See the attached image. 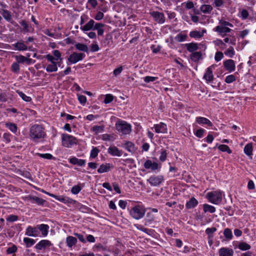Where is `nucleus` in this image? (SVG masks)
Returning a JSON list of instances; mask_svg holds the SVG:
<instances>
[{
  "label": "nucleus",
  "instance_id": "f257e3e1",
  "mask_svg": "<svg viewBox=\"0 0 256 256\" xmlns=\"http://www.w3.org/2000/svg\"><path fill=\"white\" fill-rule=\"evenodd\" d=\"M29 136L34 142L42 141L46 137L45 128L42 124L32 125L30 128Z\"/></svg>",
  "mask_w": 256,
  "mask_h": 256
},
{
  "label": "nucleus",
  "instance_id": "f03ea898",
  "mask_svg": "<svg viewBox=\"0 0 256 256\" xmlns=\"http://www.w3.org/2000/svg\"><path fill=\"white\" fill-rule=\"evenodd\" d=\"M206 197L210 202L218 204H220L222 199V193L220 191H214L207 194Z\"/></svg>",
  "mask_w": 256,
  "mask_h": 256
},
{
  "label": "nucleus",
  "instance_id": "7ed1b4c3",
  "mask_svg": "<svg viewBox=\"0 0 256 256\" xmlns=\"http://www.w3.org/2000/svg\"><path fill=\"white\" fill-rule=\"evenodd\" d=\"M146 210L142 206L136 205L130 210V215L136 220H139L142 218L145 214Z\"/></svg>",
  "mask_w": 256,
  "mask_h": 256
},
{
  "label": "nucleus",
  "instance_id": "20e7f679",
  "mask_svg": "<svg viewBox=\"0 0 256 256\" xmlns=\"http://www.w3.org/2000/svg\"><path fill=\"white\" fill-rule=\"evenodd\" d=\"M116 130L123 134H129L131 131V126L130 124H127L126 122L119 120L116 124Z\"/></svg>",
  "mask_w": 256,
  "mask_h": 256
},
{
  "label": "nucleus",
  "instance_id": "39448f33",
  "mask_svg": "<svg viewBox=\"0 0 256 256\" xmlns=\"http://www.w3.org/2000/svg\"><path fill=\"white\" fill-rule=\"evenodd\" d=\"M62 144L66 148H70L77 143L76 138L70 135L64 134L62 136Z\"/></svg>",
  "mask_w": 256,
  "mask_h": 256
},
{
  "label": "nucleus",
  "instance_id": "423d86ee",
  "mask_svg": "<svg viewBox=\"0 0 256 256\" xmlns=\"http://www.w3.org/2000/svg\"><path fill=\"white\" fill-rule=\"evenodd\" d=\"M85 54L83 53L73 52L69 56L68 60L71 64H76L77 62L82 60Z\"/></svg>",
  "mask_w": 256,
  "mask_h": 256
},
{
  "label": "nucleus",
  "instance_id": "0eeeda50",
  "mask_svg": "<svg viewBox=\"0 0 256 256\" xmlns=\"http://www.w3.org/2000/svg\"><path fill=\"white\" fill-rule=\"evenodd\" d=\"M50 196L65 204H74L76 202V200L66 196L50 194Z\"/></svg>",
  "mask_w": 256,
  "mask_h": 256
},
{
  "label": "nucleus",
  "instance_id": "6e6552de",
  "mask_svg": "<svg viewBox=\"0 0 256 256\" xmlns=\"http://www.w3.org/2000/svg\"><path fill=\"white\" fill-rule=\"evenodd\" d=\"M25 234L28 236H40L38 230L37 226H28L26 230Z\"/></svg>",
  "mask_w": 256,
  "mask_h": 256
},
{
  "label": "nucleus",
  "instance_id": "1a4fd4ad",
  "mask_svg": "<svg viewBox=\"0 0 256 256\" xmlns=\"http://www.w3.org/2000/svg\"><path fill=\"white\" fill-rule=\"evenodd\" d=\"M164 180V176H151L148 180L150 184L152 186H158Z\"/></svg>",
  "mask_w": 256,
  "mask_h": 256
},
{
  "label": "nucleus",
  "instance_id": "9d476101",
  "mask_svg": "<svg viewBox=\"0 0 256 256\" xmlns=\"http://www.w3.org/2000/svg\"><path fill=\"white\" fill-rule=\"evenodd\" d=\"M150 15L153 17L154 20L158 24H164L165 22V17L162 12H152Z\"/></svg>",
  "mask_w": 256,
  "mask_h": 256
},
{
  "label": "nucleus",
  "instance_id": "9b49d317",
  "mask_svg": "<svg viewBox=\"0 0 256 256\" xmlns=\"http://www.w3.org/2000/svg\"><path fill=\"white\" fill-rule=\"evenodd\" d=\"M52 244L48 240H42L38 242L34 246L35 248L38 250H42L47 247L52 246Z\"/></svg>",
  "mask_w": 256,
  "mask_h": 256
},
{
  "label": "nucleus",
  "instance_id": "f8f14e48",
  "mask_svg": "<svg viewBox=\"0 0 256 256\" xmlns=\"http://www.w3.org/2000/svg\"><path fill=\"white\" fill-rule=\"evenodd\" d=\"M234 250L230 248L222 247L218 250L219 256H234Z\"/></svg>",
  "mask_w": 256,
  "mask_h": 256
},
{
  "label": "nucleus",
  "instance_id": "ddd939ff",
  "mask_svg": "<svg viewBox=\"0 0 256 256\" xmlns=\"http://www.w3.org/2000/svg\"><path fill=\"white\" fill-rule=\"evenodd\" d=\"M223 64L224 68L230 72L235 70V63L232 60L229 59L225 60Z\"/></svg>",
  "mask_w": 256,
  "mask_h": 256
},
{
  "label": "nucleus",
  "instance_id": "4468645a",
  "mask_svg": "<svg viewBox=\"0 0 256 256\" xmlns=\"http://www.w3.org/2000/svg\"><path fill=\"white\" fill-rule=\"evenodd\" d=\"M38 232H41L42 236H46L48 232L49 226L46 224H40L37 225Z\"/></svg>",
  "mask_w": 256,
  "mask_h": 256
},
{
  "label": "nucleus",
  "instance_id": "2eb2a0df",
  "mask_svg": "<svg viewBox=\"0 0 256 256\" xmlns=\"http://www.w3.org/2000/svg\"><path fill=\"white\" fill-rule=\"evenodd\" d=\"M144 167L146 169L150 168L152 170L154 171L158 168V164L156 162H152V160H148L144 163Z\"/></svg>",
  "mask_w": 256,
  "mask_h": 256
},
{
  "label": "nucleus",
  "instance_id": "dca6fc26",
  "mask_svg": "<svg viewBox=\"0 0 256 256\" xmlns=\"http://www.w3.org/2000/svg\"><path fill=\"white\" fill-rule=\"evenodd\" d=\"M212 68H214V66H211L207 68L206 72L204 75V78L207 82H211L214 80L212 70Z\"/></svg>",
  "mask_w": 256,
  "mask_h": 256
},
{
  "label": "nucleus",
  "instance_id": "f3484780",
  "mask_svg": "<svg viewBox=\"0 0 256 256\" xmlns=\"http://www.w3.org/2000/svg\"><path fill=\"white\" fill-rule=\"evenodd\" d=\"M214 30L218 32L222 36H224L226 33L230 32L232 30L229 28L220 25L216 26L214 28Z\"/></svg>",
  "mask_w": 256,
  "mask_h": 256
},
{
  "label": "nucleus",
  "instance_id": "a211bd4d",
  "mask_svg": "<svg viewBox=\"0 0 256 256\" xmlns=\"http://www.w3.org/2000/svg\"><path fill=\"white\" fill-rule=\"evenodd\" d=\"M154 128L156 133H166L167 132L166 125L163 122L154 124Z\"/></svg>",
  "mask_w": 256,
  "mask_h": 256
},
{
  "label": "nucleus",
  "instance_id": "6ab92c4d",
  "mask_svg": "<svg viewBox=\"0 0 256 256\" xmlns=\"http://www.w3.org/2000/svg\"><path fill=\"white\" fill-rule=\"evenodd\" d=\"M108 152L112 156H120L122 154V152L119 150L116 146H110L108 149Z\"/></svg>",
  "mask_w": 256,
  "mask_h": 256
},
{
  "label": "nucleus",
  "instance_id": "aec40b11",
  "mask_svg": "<svg viewBox=\"0 0 256 256\" xmlns=\"http://www.w3.org/2000/svg\"><path fill=\"white\" fill-rule=\"evenodd\" d=\"M196 122L200 125L206 124L208 126H212V122L208 119L204 117H197L196 118Z\"/></svg>",
  "mask_w": 256,
  "mask_h": 256
},
{
  "label": "nucleus",
  "instance_id": "412c9836",
  "mask_svg": "<svg viewBox=\"0 0 256 256\" xmlns=\"http://www.w3.org/2000/svg\"><path fill=\"white\" fill-rule=\"evenodd\" d=\"M12 46L14 47V50L19 51H24L28 49V46L23 42H18L12 44Z\"/></svg>",
  "mask_w": 256,
  "mask_h": 256
},
{
  "label": "nucleus",
  "instance_id": "4be33fe9",
  "mask_svg": "<svg viewBox=\"0 0 256 256\" xmlns=\"http://www.w3.org/2000/svg\"><path fill=\"white\" fill-rule=\"evenodd\" d=\"M95 24V22L91 19L87 24L83 26H80V29L82 30L84 32L88 31L91 30H93V27L94 26V24Z\"/></svg>",
  "mask_w": 256,
  "mask_h": 256
},
{
  "label": "nucleus",
  "instance_id": "5701e85b",
  "mask_svg": "<svg viewBox=\"0 0 256 256\" xmlns=\"http://www.w3.org/2000/svg\"><path fill=\"white\" fill-rule=\"evenodd\" d=\"M185 46L187 50L192 53L196 52L198 49V44L194 42L186 44Z\"/></svg>",
  "mask_w": 256,
  "mask_h": 256
},
{
  "label": "nucleus",
  "instance_id": "b1692460",
  "mask_svg": "<svg viewBox=\"0 0 256 256\" xmlns=\"http://www.w3.org/2000/svg\"><path fill=\"white\" fill-rule=\"evenodd\" d=\"M198 204V201L194 197H192L186 202V207L187 209L192 208H195Z\"/></svg>",
  "mask_w": 256,
  "mask_h": 256
},
{
  "label": "nucleus",
  "instance_id": "393cba45",
  "mask_svg": "<svg viewBox=\"0 0 256 256\" xmlns=\"http://www.w3.org/2000/svg\"><path fill=\"white\" fill-rule=\"evenodd\" d=\"M124 148L132 154H134L136 151L134 144L131 142H126L124 144Z\"/></svg>",
  "mask_w": 256,
  "mask_h": 256
},
{
  "label": "nucleus",
  "instance_id": "a878e982",
  "mask_svg": "<svg viewBox=\"0 0 256 256\" xmlns=\"http://www.w3.org/2000/svg\"><path fill=\"white\" fill-rule=\"evenodd\" d=\"M69 162L72 164H77L79 166H83L86 164L84 160L78 159L76 157H72L69 160Z\"/></svg>",
  "mask_w": 256,
  "mask_h": 256
},
{
  "label": "nucleus",
  "instance_id": "bb28decb",
  "mask_svg": "<svg viewBox=\"0 0 256 256\" xmlns=\"http://www.w3.org/2000/svg\"><path fill=\"white\" fill-rule=\"evenodd\" d=\"M27 198L30 201H34L36 204L40 206H43L46 200L36 196H28Z\"/></svg>",
  "mask_w": 256,
  "mask_h": 256
},
{
  "label": "nucleus",
  "instance_id": "cd10ccee",
  "mask_svg": "<svg viewBox=\"0 0 256 256\" xmlns=\"http://www.w3.org/2000/svg\"><path fill=\"white\" fill-rule=\"evenodd\" d=\"M252 150L253 148L252 144V143H248L247 144H246L244 149V154L250 158H252Z\"/></svg>",
  "mask_w": 256,
  "mask_h": 256
},
{
  "label": "nucleus",
  "instance_id": "c85d7f7f",
  "mask_svg": "<svg viewBox=\"0 0 256 256\" xmlns=\"http://www.w3.org/2000/svg\"><path fill=\"white\" fill-rule=\"evenodd\" d=\"M202 58V53L201 52H192L190 55V59L192 61L197 62Z\"/></svg>",
  "mask_w": 256,
  "mask_h": 256
},
{
  "label": "nucleus",
  "instance_id": "c756f323",
  "mask_svg": "<svg viewBox=\"0 0 256 256\" xmlns=\"http://www.w3.org/2000/svg\"><path fill=\"white\" fill-rule=\"evenodd\" d=\"M110 164H102L98 170V172L102 174L110 170Z\"/></svg>",
  "mask_w": 256,
  "mask_h": 256
},
{
  "label": "nucleus",
  "instance_id": "7c9ffc66",
  "mask_svg": "<svg viewBox=\"0 0 256 256\" xmlns=\"http://www.w3.org/2000/svg\"><path fill=\"white\" fill-rule=\"evenodd\" d=\"M66 242L69 248H72V246L76 244L77 239L72 236H68L66 238Z\"/></svg>",
  "mask_w": 256,
  "mask_h": 256
},
{
  "label": "nucleus",
  "instance_id": "2f4dec72",
  "mask_svg": "<svg viewBox=\"0 0 256 256\" xmlns=\"http://www.w3.org/2000/svg\"><path fill=\"white\" fill-rule=\"evenodd\" d=\"M224 236L226 240H232L233 238V235L232 233V231L229 228H226L224 230Z\"/></svg>",
  "mask_w": 256,
  "mask_h": 256
},
{
  "label": "nucleus",
  "instance_id": "473e14b6",
  "mask_svg": "<svg viewBox=\"0 0 256 256\" xmlns=\"http://www.w3.org/2000/svg\"><path fill=\"white\" fill-rule=\"evenodd\" d=\"M58 63H53L48 64L46 68V71L48 72H56L58 70Z\"/></svg>",
  "mask_w": 256,
  "mask_h": 256
},
{
  "label": "nucleus",
  "instance_id": "72a5a7b5",
  "mask_svg": "<svg viewBox=\"0 0 256 256\" xmlns=\"http://www.w3.org/2000/svg\"><path fill=\"white\" fill-rule=\"evenodd\" d=\"M200 10L204 14H210L213 8L210 4H203L200 8Z\"/></svg>",
  "mask_w": 256,
  "mask_h": 256
},
{
  "label": "nucleus",
  "instance_id": "f704fd0d",
  "mask_svg": "<svg viewBox=\"0 0 256 256\" xmlns=\"http://www.w3.org/2000/svg\"><path fill=\"white\" fill-rule=\"evenodd\" d=\"M238 248L242 250H249L251 246H250L246 242H240L238 245Z\"/></svg>",
  "mask_w": 256,
  "mask_h": 256
},
{
  "label": "nucleus",
  "instance_id": "c9c22d12",
  "mask_svg": "<svg viewBox=\"0 0 256 256\" xmlns=\"http://www.w3.org/2000/svg\"><path fill=\"white\" fill-rule=\"evenodd\" d=\"M203 210L205 213L209 212L212 214L216 211V208L214 206L206 204L203 205Z\"/></svg>",
  "mask_w": 256,
  "mask_h": 256
},
{
  "label": "nucleus",
  "instance_id": "e433bc0d",
  "mask_svg": "<svg viewBox=\"0 0 256 256\" xmlns=\"http://www.w3.org/2000/svg\"><path fill=\"white\" fill-rule=\"evenodd\" d=\"M75 47L77 50L84 52H87L88 50V46L84 44L77 43L75 44Z\"/></svg>",
  "mask_w": 256,
  "mask_h": 256
},
{
  "label": "nucleus",
  "instance_id": "4c0bfd02",
  "mask_svg": "<svg viewBox=\"0 0 256 256\" xmlns=\"http://www.w3.org/2000/svg\"><path fill=\"white\" fill-rule=\"evenodd\" d=\"M23 241L26 244V248H30L32 245H34L36 242V240H34L29 238H24Z\"/></svg>",
  "mask_w": 256,
  "mask_h": 256
},
{
  "label": "nucleus",
  "instance_id": "58836bf2",
  "mask_svg": "<svg viewBox=\"0 0 256 256\" xmlns=\"http://www.w3.org/2000/svg\"><path fill=\"white\" fill-rule=\"evenodd\" d=\"M102 139L103 140L105 141H114L115 140V137L114 134H104L102 136Z\"/></svg>",
  "mask_w": 256,
  "mask_h": 256
},
{
  "label": "nucleus",
  "instance_id": "ea45409f",
  "mask_svg": "<svg viewBox=\"0 0 256 256\" xmlns=\"http://www.w3.org/2000/svg\"><path fill=\"white\" fill-rule=\"evenodd\" d=\"M16 93L18 94V96L26 102H30L32 100V98L30 96H26L24 92L20 91L19 90H16Z\"/></svg>",
  "mask_w": 256,
  "mask_h": 256
},
{
  "label": "nucleus",
  "instance_id": "a19ab883",
  "mask_svg": "<svg viewBox=\"0 0 256 256\" xmlns=\"http://www.w3.org/2000/svg\"><path fill=\"white\" fill-rule=\"evenodd\" d=\"M6 126L14 133H16L17 132L18 127L15 124L11 122L6 123Z\"/></svg>",
  "mask_w": 256,
  "mask_h": 256
},
{
  "label": "nucleus",
  "instance_id": "79ce46f5",
  "mask_svg": "<svg viewBox=\"0 0 256 256\" xmlns=\"http://www.w3.org/2000/svg\"><path fill=\"white\" fill-rule=\"evenodd\" d=\"M218 148L220 150L225 152H226L228 154H230L232 152V150L226 144H220L218 146Z\"/></svg>",
  "mask_w": 256,
  "mask_h": 256
},
{
  "label": "nucleus",
  "instance_id": "37998d69",
  "mask_svg": "<svg viewBox=\"0 0 256 256\" xmlns=\"http://www.w3.org/2000/svg\"><path fill=\"white\" fill-rule=\"evenodd\" d=\"M216 231V228L214 227L207 228L206 230V234L208 235V238H213V233Z\"/></svg>",
  "mask_w": 256,
  "mask_h": 256
},
{
  "label": "nucleus",
  "instance_id": "c03bdc74",
  "mask_svg": "<svg viewBox=\"0 0 256 256\" xmlns=\"http://www.w3.org/2000/svg\"><path fill=\"white\" fill-rule=\"evenodd\" d=\"M186 37L187 36L186 34H183L180 33L176 36L174 39L178 42H182L186 40Z\"/></svg>",
  "mask_w": 256,
  "mask_h": 256
},
{
  "label": "nucleus",
  "instance_id": "a18cd8bd",
  "mask_svg": "<svg viewBox=\"0 0 256 256\" xmlns=\"http://www.w3.org/2000/svg\"><path fill=\"white\" fill-rule=\"evenodd\" d=\"M190 36L191 38H200L203 36V34L200 33L198 31L194 30V31H192V32H190Z\"/></svg>",
  "mask_w": 256,
  "mask_h": 256
},
{
  "label": "nucleus",
  "instance_id": "49530a36",
  "mask_svg": "<svg viewBox=\"0 0 256 256\" xmlns=\"http://www.w3.org/2000/svg\"><path fill=\"white\" fill-rule=\"evenodd\" d=\"M11 70L15 74H18L20 72V66L18 62H14L11 66Z\"/></svg>",
  "mask_w": 256,
  "mask_h": 256
},
{
  "label": "nucleus",
  "instance_id": "de8ad7c7",
  "mask_svg": "<svg viewBox=\"0 0 256 256\" xmlns=\"http://www.w3.org/2000/svg\"><path fill=\"white\" fill-rule=\"evenodd\" d=\"M2 16L8 21L11 20L12 16L10 12L8 10H3L2 12Z\"/></svg>",
  "mask_w": 256,
  "mask_h": 256
},
{
  "label": "nucleus",
  "instance_id": "09e8293b",
  "mask_svg": "<svg viewBox=\"0 0 256 256\" xmlns=\"http://www.w3.org/2000/svg\"><path fill=\"white\" fill-rule=\"evenodd\" d=\"M104 126H94L91 128V130L96 132H102L104 130Z\"/></svg>",
  "mask_w": 256,
  "mask_h": 256
},
{
  "label": "nucleus",
  "instance_id": "8fccbe9b",
  "mask_svg": "<svg viewBox=\"0 0 256 256\" xmlns=\"http://www.w3.org/2000/svg\"><path fill=\"white\" fill-rule=\"evenodd\" d=\"M224 54L232 58L234 55V48L232 46H230L225 52Z\"/></svg>",
  "mask_w": 256,
  "mask_h": 256
},
{
  "label": "nucleus",
  "instance_id": "3c124183",
  "mask_svg": "<svg viewBox=\"0 0 256 256\" xmlns=\"http://www.w3.org/2000/svg\"><path fill=\"white\" fill-rule=\"evenodd\" d=\"M20 24L23 27V30L24 32H30L28 24L25 20H22L20 22Z\"/></svg>",
  "mask_w": 256,
  "mask_h": 256
},
{
  "label": "nucleus",
  "instance_id": "603ef678",
  "mask_svg": "<svg viewBox=\"0 0 256 256\" xmlns=\"http://www.w3.org/2000/svg\"><path fill=\"white\" fill-rule=\"evenodd\" d=\"M236 76L233 74H230L228 76L225 78V82L227 84H230L236 80Z\"/></svg>",
  "mask_w": 256,
  "mask_h": 256
},
{
  "label": "nucleus",
  "instance_id": "864d4df0",
  "mask_svg": "<svg viewBox=\"0 0 256 256\" xmlns=\"http://www.w3.org/2000/svg\"><path fill=\"white\" fill-rule=\"evenodd\" d=\"M99 150L96 147H93L90 154V156L92 158H96L99 153Z\"/></svg>",
  "mask_w": 256,
  "mask_h": 256
},
{
  "label": "nucleus",
  "instance_id": "5fc2aeb1",
  "mask_svg": "<svg viewBox=\"0 0 256 256\" xmlns=\"http://www.w3.org/2000/svg\"><path fill=\"white\" fill-rule=\"evenodd\" d=\"M16 60L18 63V64H24L26 62V57H25L24 56L20 55V56H15Z\"/></svg>",
  "mask_w": 256,
  "mask_h": 256
},
{
  "label": "nucleus",
  "instance_id": "6e6d98bb",
  "mask_svg": "<svg viewBox=\"0 0 256 256\" xmlns=\"http://www.w3.org/2000/svg\"><path fill=\"white\" fill-rule=\"evenodd\" d=\"M156 216L152 212H148L146 215V220L148 222H152L154 220Z\"/></svg>",
  "mask_w": 256,
  "mask_h": 256
},
{
  "label": "nucleus",
  "instance_id": "4d7b16f0",
  "mask_svg": "<svg viewBox=\"0 0 256 256\" xmlns=\"http://www.w3.org/2000/svg\"><path fill=\"white\" fill-rule=\"evenodd\" d=\"M82 190V188L78 185H76L71 188V192L74 194H78Z\"/></svg>",
  "mask_w": 256,
  "mask_h": 256
},
{
  "label": "nucleus",
  "instance_id": "13d9d810",
  "mask_svg": "<svg viewBox=\"0 0 256 256\" xmlns=\"http://www.w3.org/2000/svg\"><path fill=\"white\" fill-rule=\"evenodd\" d=\"M37 154L40 156V158L47 159V160H52L54 158L52 154H40L38 153Z\"/></svg>",
  "mask_w": 256,
  "mask_h": 256
},
{
  "label": "nucleus",
  "instance_id": "bf43d9fd",
  "mask_svg": "<svg viewBox=\"0 0 256 256\" xmlns=\"http://www.w3.org/2000/svg\"><path fill=\"white\" fill-rule=\"evenodd\" d=\"M18 216L14 215V214H10L6 218V220L8 222H14L16 220H18Z\"/></svg>",
  "mask_w": 256,
  "mask_h": 256
},
{
  "label": "nucleus",
  "instance_id": "052dcab7",
  "mask_svg": "<svg viewBox=\"0 0 256 256\" xmlns=\"http://www.w3.org/2000/svg\"><path fill=\"white\" fill-rule=\"evenodd\" d=\"M167 154L166 150H162L159 158L160 160L162 162H164L166 160Z\"/></svg>",
  "mask_w": 256,
  "mask_h": 256
},
{
  "label": "nucleus",
  "instance_id": "680f3d73",
  "mask_svg": "<svg viewBox=\"0 0 256 256\" xmlns=\"http://www.w3.org/2000/svg\"><path fill=\"white\" fill-rule=\"evenodd\" d=\"M17 250V247L16 245H13L11 247H9L6 250V254H12L16 252Z\"/></svg>",
  "mask_w": 256,
  "mask_h": 256
},
{
  "label": "nucleus",
  "instance_id": "e2e57ef3",
  "mask_svg": "<svg viewBox=\"0 0 256 256\" xmlns=\"http://www.w3.org/2000/svg\"><path fill=\"white\" fill-rule=\"evenodd\" d=\"M114 100V96L110 94H106L104 100V102L106 104L111 102Z\"/></svg>",
  "mask_w": 256,
  "mask_h": 256
},
{
  "label": "nucleus",
  "instance_id": "0e129e2a",
  "mask_svg": "<svg viewBox=\"0 0 256 256\" xmlns=\"http://www.w3.org/2000/svg\"><path fill=\"white\" fill-rule=\"evenodd\" d=\"M205 130L203 128H200L196 132L195 135L198 138H201L203 136Z\"/></svg>",
  "mask_w": 256,
  "mask_h": 256
},
{
  "label": "nucleus",
  "instance_id": "69168bd1",
  "mask_svg": "<svg viewBox=\"0 0 256 256\" xmlns=\"http://www.w3.org/2000/svg\"><path fill=\"white\" fill-rule=\"evenodd\" d=\"M224 57V55L222 52H217L214 56V59L216 62L220 61Z\"/></svg>",
  "mask_w": 256,
  "mask_h": 256
},
{
  "label": "nucleus",
  "instance_id": "338daca9",
  "mask_svg": "<svg viewBox=\"0 0 256 256\" xmlns=\"http://www.w3.org/2000/svg\"><path fill=\"white\" fill-rule=\"evenodd\" d=\"M52 54L54 56V58H56V60H60V61L62 60L61 58V54L60 52L58 50H54L52 52Z\"/></svg>",
  "mask_w": 256,
  "mask_h": 256
},
{
  "label": "nucleus",
  "instance_id": "774afa93",
  "mask_svg": "<svg viewBox=\"0 0 256 256\" xmlns=\"http://www.w3.org/2000/svg\"><path fill=\"white\" fill-rule=\"evenodd\" d=\"M78 100L80 102L82 105H84V104L86 102V96L83 95H79L78 94Z\"/></svg>",
  "mask_w": 256,
  "mask_h": 256
}]
</instances>
